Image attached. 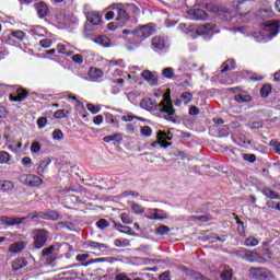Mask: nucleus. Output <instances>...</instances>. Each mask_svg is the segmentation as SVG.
<instances>
[{
	"label": "nucleus",
	"mask_w": 280,
	"mask_h": 280,
	"mask_svg": "<svg viewBox=\"0 0 280 280\" xmlns=\"http://www.w3.org/2000/svg\"><path fill=\"white\" fill-rule=\"evenodd\" d=\"M262 32L261 38H257V43H261V40H268V38H275L277 34H279V28H280V22L275 20V21H268L262 24Z\"/></svg>",
	"instance_id": "obj_1"
},
{
	"label": "nucleus",
	"mask_w": 280,
	"mask_h": 280,
	"mask_svg": "<svg viewBox=\"0 0 280 280\" xmlns=\"http://www.w3.org/2000/svg\"><path fill=\"white\" fill-rule=\"evenodd\" d=\"M160 113H164V119L167 121H176V110L174 109V104H172V98L165 96V98L159 104Z\"/></svg>",
	"instance_id": "obj_2"
},
{
	"label": "nucleus",
	"mask_w": 280,
	"mask_h": 280,
	"mask_svg": "<svg viewBox=\"0 0 280 280\" xmlns=\"http://www.w3.org/2000/svg\"><path fill=\"white\" fill-rule=\"evenodd\" d=\"M156 32V28H154V24L150 23V24H144V25H140L138 27H136L131 34H135L137 36V38H150V36H152V34H154Z\"/></svg>",
	"instance_id": "obj_3"
},
{
	"label": "nucleus",
	"mask_w": 280,
	"mask_h": 280,
	"mask_svg": "<svg viewBox=\"0 0 280 280\" xmlns=\"http://www.w3.org/2000/svg\"><path fill=\"white\" fill-rule=\"evenodd\" d=\"M109 10H114L116 12V21L120 24V27L126 25L130 19V15H128V12H126V7L121 3L110 5Z\"/></svg>",
	"instance_id": "obj_4"
},
{
	"label": "nucleus",
	"mask_w": 280,
	"mask_h": 280,
	"mask_svg": "<svg viewBox=\"0 0 280 280\" xmlns=\"http://www.w3.org/2000/svg\"><path fill=\"white\" fill-rule=\"evenodd\" d=\"M232 255H235L240 259H244L245 261L249 262L258 261L259 259V254L246 248H240L236 252H232Z\"/></svg>",
	"instance_id": "obj_5"
},
{
	"label": "nucleus",
	"mask_w": 280,
	"mask_h": 280,
	"mask_svg": "<svg viewBox=\"0 0 280 280\" xmlns=\"http://www.w3.org/2000/svg\"><path fill=\"white\" fill-rule=\"evenodd\" d=\"M48 235H49V232H47V230L45 229L34 230L33 238H34L35 248H38V249L43 248V246L47 244Z\"/></svg>",
	"instance_id": "obj_6"
},
{
	"label": "nucleus",
	"mask_w": 280,
	"mask_h": 280,
	"mask_svg": "<svg viewBox=\"0 0 280 280\" xmlns=\"http://www.w3.org/2000/svg\"><path fill=\"white\" fill-rule=\"evenodd\" d=\"M249 275L252 279L256 280H271L273 279L272 272L266 268H250Z\"/></svg>",
	"instance_id": "obj_7"
},
{
	"label": "nucleus",
	"mask_w": 280,
	"mask_h": 280,
	"mask_svg": "<svg viewBox=\"0 0 280 280\" xmlns=\"http://www.w3.org/2000/svg\"><path fill=\"white\" fill-rule=\"evenodd\" d=\"M19 180L23 185H27V187H40L43 185V179L34 174H23Z\"/></svg>",
	"instance_id": "obj_8"
},
{
	"label": "nucleus",
	"mask_w": 280,
	"mask_h": 280,
	"mask_svg": "<svg viewBox=\"0 0 280 280\" xmlns=\"http://www.w3.org/2000/svg\"><path fill=\"white\" fill-rule=\"evenodd\" d=\"M25 220H30V217H22V218L0 217V222L1 224H4V226H19V224H23Z\"/></svg>",
	"instance_id": "obj_9"
},
{
	"label": "nucleus",
	"mask_w": 280,
	"mask_h": 280,
	"mask_svg": "<svg viewBox=\"0 0 280 280\" xmlns=\"http://www.w3.org/2000/svg\"><path fill=\"white\" fill-rule=\"evenodd\" d=\"M85 245L88 246V248H92V250H94L96 255H104V253L108 250V245L104 243L88 241Z\"/></svg>",
	"instance_id": "obj_10"
},
{
	"label": "nucleus",
	"mask_w": 280,
	"mask_h": 280,
	"mask_svg": "<svg viewBox=\"0 0 280 280\" xmlns=\"http://www.w3.org/2000/svg\"><path fill=\"white\" fill-rule=\"evenodd\" d=\"M172 138L167 136V133L163 131L158 132V141L153 142L152 145L153 148H156V145H160L161 148H170L172 143L167 142L171 141Z\"/></svg>",
	"instance_id": "obj_11"
},
{
	"label": "nucleus",
	"mask_w": 280,
	"mask_h": 280,
	"mask_svg": "<svg viewBox=\"0 0 280 280\" xmlns=\"http://www.w3.org/2000/svg\"><path fill=\"white\" fill-rule=\"evenodd\" d=\"M151 47L154 51H163V49H167V43L161 36H155L152 38Z\"/></svg>",
	"instance_id": "obj_12"
},
{
	"label": "nucleus",
	"mask_w": 280,
	"mask_h": 280,
	"mask_svg": "<svg viewBox=\"0 0 280 280\" xmlns=\"http://www.w3.org/2000/svg\"><path fill=\"white\" fill-rule=\"evenodd\" d=\"M86 20L90 25H102V15L96 11H89L86 13Z\"/></svg>",
	"instance_id": "obj_13"
},
{
	"label": "nucleus",
	"mask_w": 280,
	"mask_h": 280,
	"mask_svg": "<svg viewBox=\"0 0 280 280\" xmlns=\"http://www.w3.org/2000/svg\"><path fill=\"white\" fill-rule=\"evenodd\" d=\"M188 15L192 21H205V19H207V12L202 9L190 10Z\"/></svg>",
	"instance_id": "obj_14"
},
{
	"label": "nucleus",
	"mask_w": 280,
	"mask_h": 280,
	"mask_svg": "<svg viewBox=\"0 0 280 280\" xmlns=\"http://www.w3.org/2000/svg\"><path fill=\"white\" fill-rule=\"evenodd\" d=\"M35 10L39 19H45V16L49 14V8L45 2H39L35 4Z\"/></svg>",
	"instance_id": "obj_15"
},
{
	"label": "nucleus",
	"mask_w": 280,
	"mask_h": 280,
	"mask_svg": "<svg viewBox=\"0 0 280 280\" xmlns=\"http://www.w3.org/2000/svg\"><path fill=\"white\" fill-rule=\"evenodd\" d=\"M15 95L10 94L9 96L10 102H24V100H27V91L25 90H21V89L16 90Z\"/></svg>",
	"instance_id": "obj_16"
},
{
	"label": "nucleus",
	"mask_w": 280,
	"mask_h": 280,
	"mask_svg": "<svg viewBox=\"0 0 280 280\" xmlns=\"http://www.w3.org/2000/svg\"><path fill=\"white\" fill-rule=\"evenodd\" d=\"M25 246H27V244L23 241L13 243L9 247V253H13V254L21 253V250H25Z\"/></svg>",
	"instance_id": "obj_17"
},
{
	"label": "nucleus",
	"mask_w": 280,
	"mask_h": 280,
	"mask_svg": "<svg viewBox=\"0 0 280 280\" xmlns=\"http://www.w3.org/2000/svg\"><path fill=\"white\" fill-rule=\"evenodd\" d=\"M51 165V159H46L40 162V164L37 167V174L43 178L45 176V172H47V168Z\"/></svg>",
	"instance_id": "obj_18"
},
{
	"label": "nucleus",
	"mask_w": 280,
	"mask_h": 280,
	"mask_svg": "<svg viewBox=\"0 0 280 280\" xmlns=\"http://www.w3.org/2000/svg\"><path fill=\"white\" fill-rule=\"evenodd\" d=\"M153 212L154 213H147L145 218H148V220H167V214H159L161 213V209L155 208Z\"/></svg>",
	"instance_id": "obj_19"
},
{
	"label": "nucleus",
	"mask_w": 280,
	"mask_h": 280,
	"mask_svg": "<svg viewBox=\"0 0 280 280\" xmlns=\"http://www.w3.org/2000/svg\"><path fill=\"white\" fill-rule=\"evenodd\" d=\"M142 78H143V80H147V82H148L149 84H153V85L159 84V79H156V77H155L154 74H152V73L150 72V70L143 71V72H142Z\"/></svg>",
	"instance_id": "obj_20"
},
{
	"label": "nucleus",
	"mask_w": 280,
	"mask_h": 280,
	"mask_svg": "<svg viewBox=\"0 0 280 280\" xmlns=\"http://www.w3.org/2000/svg\"><path fill=\"white\" fill-rule=\"evenodd\" d=\"M104 75V72L98 68H90L89 77L93 82L100 80Z\"/></svg>",
	"instance_id": "obj_21"
},
{
	"label": "nucleus",
	"mask_w": 280,
	"mask_h": 280,
	"mask_svg": "<svg viewBox=\"0 0 280 280\" xmlns=\"http://www.w3.org/2000/svg\"><path fill=\"white\" fill-rule=\"evenodd\" d=\"M54 20L57 21L60 25L67 21V13L65 10L57 9L54 14Z\"/></svg>",
	"instance_id": "obj_22"
},
{
	"label": "nucleus",
	"mask_w": 280,
	"mask_h": 280,
	"mask_svg": "<svg viewBox=\"0 0 280 280\" xmlns=\"http://www.w3.org/2000/svg\"><path fill=\"white\" fill-rule=\"evenodd\" d=\"M27 266V260L25 258H18L12 262L13 270H23Z\"/></svg>",
	"instance_id": "obj_23"
},
{
	"label": "nucleus",
	"mask_w": 280,
	"mask_h": 280,
	"mask_svg": "<svg viewBox=\"0 0 280 280\" xmlns=\"http://www.w3.org/2000/svg\"><path fill=\"white\" fill-rule=\"evenodd\" d=\"M211 30H213V24L206 23V24H202V25L198 26L196 28V32L199 35H203V34H209V32H211Z\"/></svg>",
	"instance_id": "obj_24"
},
{
	"label": "nucleus",
	"mask_w": 280,
	"mask_h": 280,
	"mask_svg": "<svg viewBox=\"0 0 280 280\" xmlns=\"http://www.w3.org/2000/svg\"><path fill=\"white\" fill-rule=\"evenodd\" d=\"M140 106L145 110H154V101L150 97H145L141 101Z\"/></svg>",
	"instance_id": "obj_25"
},
{
	"label": "nucleus",
	"mask_w": 280,
	"mask_h": 280,
	"mask_svg": "<svg viewBox=\"0 0 280 280\" xmlns=\"http://www.w3.org/2000/svg\"><path fill=\"white\" fill-rule=\"evenodd\" d=\"M103 141L105 143H110V141H116V143H121V141H124V137L121 136V133H115L112 136L104 137Z\"/></svg>",
	"instance_id": "obj_26"
},
{
	"label": "nucleus",
	"mask_w": 280,
	"mask_h": 280,
	"mask_svg": "<svg viewBox=\"0 0 280 280\" xmlns=\"http://www.w3.org/2000/svg\"><path fill=\"white\" fill-rule=\"evenodd\" d=\"M219 16L222 19V21H228L229 23L232 22L233 25H235V23L237 22L236 18L233 16V13H231L229 11H224V12L219 13Z\"/></svg>",
	"instance_id": "obj_27"
},
{
	"label": "nucleus",
	"mask_w": 280,
	"mask_h": 280,
	"mask_svg": "<svg viewBox=\"0 0 280 280\" xmlns=\"http://www.w3.org/2000/svg\"><path fill=\"white\" fill-rule=\"evenodd\" d=\"M58 218H60V214L54 210L43 212L42 215V220H58Z\"/></svg>",
	"instance_id": "obj_28"
},
{
	"label": "nucleus",
	"mask_w": 280,
	"mask_h": 280,
	"mask_svg": "<svg viewBox=\"0 0 280 280\" xmlns=\"http://www.w3.org/2000/svg\"><path fill=\"white\" fill-rule=\"evenodd\" d=\"M94 43L102 45V47H110V39L104 35L96 37Z\"/></svg>",
	"instance_id": "obj_29"
},
{
	"label": "nucleus",
	"mask_w": 280,
	"mask_h": 280,
	"mask_svg": "<svg viewBox=\"0 0 280 280\" xmlns=\"http://www.w3.org/2000/svg\"><path fill=\"white\" fill-rule=\"evenodd\" d=\"M14 189V182L1 180V191H12Z\"/></svg>",
	"instance_id": "obj_30"
},
{
	"label": "nucleus",
	"mask_w": 280,
	"mask_h": 280,
	"mask_svg": "<svg viewBox=\"0 0 280 280\" xmlns=\"http://www.w3.org/2000/svg\"><path fill=\"white\" fill-rule=\"evenodd\" d=\"M235 102H237L238 104H244L246 102H250L253 100V97H250V95H246V94H236L234 96Z\"/></svg>",
	"instance_id": "obj_31"
},
{
	"label": "nucleus",
	"mask_w": 280,
	"mask_h": 280,
	"mask_svg": "<svg viewBox=\"0 0 280 280\" xmlns=\"http://www.w3.org/2000/svg\"><path fill=\"white\" fill-rule=\"evenodd\" d=\"M56 250H58V248H56V246H54V245H50L49 247L44 248L42 250V256L49 257V255H56Z\"/></svg>",
	"instance_id": "obj_32"
},
{
	"label": "nucleus",
	"mask_w": 280,
	"mask_h": 280,
	"mask_svg": "<svg viewBox=\"0 0 280 280\" xmlns=\"http://www.w3.org/2000/svg\"><path fill=\"white\" fill-rule=\"evenodd\" d=\"M57 51H58V54H63V56H72L73 55V50H67V46H65V44H58Z\"/></svg>",
	"instance_id": "obj_33"
},
{
	"label": "nucleus",
	"mask_w": 280,
	"mask_h": 280,
	"mask_svg": "<svg viewBox=\"0 0 280 280\" xmlns=\"http://www.w3.org/2000/svg\"><path fill=\"white\" fill-rule=\"evenodd\" d=\"M114 226L117 229V231H129L126 232L127 235H135V231H132L130 226L122 225L121 223H114Z\"/></svg>",
	"instance_id": "obj_34"
},
{
	"label": "nucleus",
	"mask_w": 280,
	"mask_h": 280,
	"mask_svg": "<svg viewBox=\"0 0 280 280\" xmlns=\"http://www.w3.org/2000/svg\"><path fill=\"white\" fill-rule=\"evenodd\" d=\"M0 164L10 165V153L0 151Z\"/></svg>",
	"instance_id": "obj_35"
},
{
	"label": "nucleus",
	"mask_w": 280,
	"mask_h": 280,
	"mask_svg": "<svg viewBox=\"0 0 280 280\" xmlns=\"http://www.w3.org/2000/svg\"><path fill=\"white\" fill-rule=\"evenodd\" d=\"M262 194L264 196H266L267 198H270L271 200L279 198V195H277V192L270 188H265L262 190Z\"/></svg>",
	"instance_id": "obj_36"
},
{
	"label": "nucleus",
	"mask_w": 280,
	"mask_h": 280,
	"mask_svg": "<svg viewBox=\"0 0 280 280\" xmlns=\"http://www.w3.org/2000/svg\"><path fill=\"white\" fill-rule=\"evenodd\" d=\"M270 93H272V86H270V84L262 85V88L260 89L261 97H268Z\"/></svg>",
	"instance_id": "obj_37"
},
{
	"label": "nucleus",
	"mask_w": 280,
	"mask_h": 280,
	"mask_svg": "<svg viewBox=\"0 0 280 280\" xmlns=\"http://www.w3.org/2000/svg\"><path fill=\"white\" fill-rule=\"evenodd\" d=\"M131 210L136 215H139V213H145V209L141 207V205L135 202L131 203Z\"/></svg>",
	"instance_id": "obj_38"
},
{
	"label": "nucleus",
	"mask_w": 280,
	"mask_h": 280,
	"mask_svg": "<svg viewBox=\"0 0 280 280\" xmlns=\"http://www.w3.org/2000/svg\"><path fill=\"white\" fill-rule=\"evenodd\" d=\"M191 100H194V95L189 92H184L180 95V101L183 102V104H189V102H191Z\"/></svg>",
	"instance_id": "obj_39"
},
{
	"label": "nucleus",
	"mask_w": 280,
	"mask_h": 280,
	"mask_svg": "<svg viewBox=\"0 0 280 280\" xmlns=\"http://www.w3.org/2000/svg\"><path fill=\"white\" fill-rule=\"evenodd\" d=\"M171 229L167 225H160L156 228L155 233L158 235H167L170 233Z\"/></svg>",
	"instance_id": "obj_40"
},
{
	"label": "nucleus",
	"mask_w": 280,
	"mask_h": 280,
	"mask_svg": "<svg viewBox=\"0 0 280 280\" xmlns=\"http://www.w3.org/2000/svg\"><path fill=\"white\" fill-rule=\"evenodd\" d=\"M120 220L122 224H132V222L135 221V219H132V217H130V214L126 212L120 214Z\"/></svg>",
	"instance_id": "obj_41"
},
{
	"label": "nucleus",
	"mask_w": 280,
	"mask_h": 280,
	"mask_svg": "<svg viewBox=\"0 0 280 280\" xmlns=\"http://www.w3.org/2000/svg\"><path fill=\"white\" fill-rule=\"evenodd\" d=\"M163 78H167L168 80H172L174 78V70L172 68H164L162 70Z\"/></svg>",
	"instance_id": "obj_42"
},
{
	"label": "nucleus",
	"mask_w": 280,
	"mask_h": 280,
	"mask_svg": "<svg viewBox=\"0 0 280 280\" xmlns=\"http://www.w3.org/2000/svg\"><path fill=\"white\" fill-rule=\"evenodd\" d=\"M86 108H88V110H90V113H92V115H97V113H100V110H102V108H100L98 105H94L91 103H89L86 105Z\"/></svg>",
	"instance_id": "obj_43"
},
{
	"label": "nucleus",
	"mask_w": 280,
	"mask_h": 280,
	"mask_svg": "<svg viewBox=\"0 0 280 280\" xmlns=\"http://www.w3.org/2000/svg\"><path fill=\"white\" fill-rule=\"evenodd\" d=\"M221 279L222 280H231L233 279V271L231 269H225L221 272Z\"/></svg>",
	"instance_id": "obj_44"
},
{
	"label": "nucleus",
	"mask_w": 280,
	"mask_h": 280,
	"mask_svg": "<svg viewBox=\"0 0 280 280\" xmlns=\"http://www.w3.org/2000/svg\"><path fill=\"white\" fill-rule=\"evenodd\" d=\"M140 132L142 137H152V128L149 126L140 127Z\"/></svg>",
	"instance_id": "obj_45"
},
{
	"label": "nucleus",
	"mask_w": 280,
	"mask_h": 280,
	"mask_svg": "<svg viewBox=\"0 0 280 280\" xmlns=\"http://www.w3.org/2000/svg\"><path fill=\"white\" fill-rule=\"evenodd\" d=\"M63 137H65V133H62V130L60 129H56L52 132V139H55V141H62Z\"/></svg>",
	"instance_id": "obj_46"
},
{
	"label": "nucleus",
	"mask_w": 280,
	"mask_h": 280,
	"mask_svg": "<svg viewBox=\"0 0 280 280\" xmlns=\"http://www.w3.org/2000/svg\"><path fill=\"white\" fill-rule=\"evenodd\" d=\"M232 69H235V60L230 59L224 63V68L222 71H231Z\"/></svg>",
	"instance_id": "obj_47"
},
{
	"label": "nucleus",
	"mask_w": 280,
	"mask_h": 280,
	"mask_svg": "<svg viewBox=\"0 0 280 280\" xmlns=\"http://www.w3.org/2000/svg\"><path fill=\"white\" fill-rule=\"evenodd\" d=\"M96 226L98 229H108V226H110V223L106 219H101L96 222Z\"/></svg>",
	"instance_id": "obj_48"
},
{
	"label": "nucleus",
	"mask_w": 280,
	"mask_h": 280,
	"mask_svg": "<svg viewBox=\"0 0 280 280\" xmlns=\"http://www.w3.org/2000/svg\"><path fill=\"white\" fill-rule=\"evenodd\" d=\"M259 244V241L255 237H248L246 241H245V246H249V247H253V246H257Z\"/></svg>",
	"instance_id": "obj_49"
},
{
	"label": "nucleus",
	"mask_w": 280,
	"mask_h": 280,
	"mask_svg": "<svg viewBox=\"0 0 280 280\" xmlns=\"http://www.w3.org/2000/svg\"><path fill=\"white\" fill-rule=\"evenodd\" d=\"M11 36L18 38V40H23V38H25V33L23 31H13Z\"/></svg>",
	"instance_id": "obj_50"
},
{
	"label": "nucleus",
	"mask_w": 280,
	"mask_h": 280,
	"mask_svg": "<svg viewBox=\"0 0 280 280\" xmlns=\"http://www.w3.org/2000/svg\"><path fill=\"white\" fill-rule=\"evenodd\" d=\"M72 62H75L77 65H82V62H84V57H82V55L80 54L73 55Z\"/></svg>",
	"instance_id": "obj_51"
},
{
	"label": "nucleus",
	"mask_w": 280,
	"mask_h": 280,
	"mask_svg": "<svg viewBox=\"0 0 280 280\" xmlns=\"http://www.w3.org/2000/svg\"><path fill=\"white\" fill-rule=\"evenodd\" d=\"M31 152L33 154H37V152H40V142H33L31 145Z\"/></svg>",
	"instance_id": "obj_52"
},
{
	"label": "nucleus",
	"mask_w": 280,
	"mask_h": 280,
	"mask_svg": "<svg viewBox=\"0 0 280 280\" xmlns=\"http://www.w3.org/2000/svg\"><path fill=\"white\" fill-rule=\"evenodd\" d=\"M244 161H248V163H255L257 161V156L255 154H243Z\"/></svg>",
	"instance_id": "obj_53"
},
{
	"label": "nucleus",
	"mask_w": 280,
	"mask_h": 280,
	"mask_svg": "<svg viewBox=\"0 0 280 280\" xmlns=\"http://www.w3.org/2000/svg\"><path fill=\"white\" fill-rule=\"evenodd\" d=\"M40 47H44V49H49L51 47V39H42L39 40Z\"/></svg>",
	"instance_id": "obj_54"
},
{
	"label": "nucleus",
	"mask_w": 280,
	"mask_h": 280,
	"mask_svg": "<svg viewBox=\"0 0 280 280\" xmlns=\"http://www.w3.org/2000/svg\"><path fill=\"white\" fill-rule=\"evenodd\" d=\"M22 165H23L24 167H32V158H30V156H24V158L22 159Z\"/></svg>",
	"instance_id": "obj_55"
},
{
	"label": "nucleus",
	"mask_w": 280,
	"mask_h": 280,
	"mask_svg": "<svg viewBox=\"0 0 280 280\" xmlns=\"http://www.w3.org/2000/svg\"><path fill=\"white\" fill-rule=\"evenodd\" d=\"M37 126L40 129L45 128V126H47V118L46 117L38 118L37 119Z\"/></svg>",
	"instance_id": "obj_56"
},
{
	"label": "nucleus",
	"mask_w": 280,
	"mask_h": 280,
	"mask_svg": "<svg viewBox=\"0 0 280 280\" xmlns=\"http://www.w3.org/2000/svg\"><path fill=\"white\" fill-rule=\"evenodd\" d=\"M54 117L56 119H62V117H67V114H65V109H58L55 112Z\"/></svg>",
	"instance_id": "obj_57"
},
{
	"label": "nucleus",
	"mask_w": 280,
	"mask_h": 280,
	"mask_svg": "<svg viewBox=\"0 0 280 280\" xmlns=\"http://www.w3.org/2000/svg\"><path fill=\"white\" fill-rule=\"evenodd\" d=\"M121 25L119 22H110L107 24V30H110V32H114V30H117Z\"/></svg>",
	"instance_id": "obj_58"
},
{
	"label": "nucleus",
	"mask_w": 280,
	"mask_h": 280,
	"mask_svg": "<svg viewBox=\"0 0 280 280\" xmlns=\"http://www.w3.org/2000/svg\"><path fill=\"white\" fill-rule=\"evenodd\" d=\"M90 255L89 254H78L75 256L77 261H86L89 259Z\"/></svg>",
	"instance_id": "obj_59"
},
{
	"label": "nucleus",
	"mask_w": 280,
	"mask_h": 280,
	"mask_svg": "<svg viewBox=\"0 0 280 280\" xmlns=\"http://www.w3.org/2000/svg\"><path fill=\"white\" fill-rule=\"evenodd\" d=\"M115 14H117V12H115V10L107 11L105 14L106 21H113V19H115Z\"/></svg>",
	"instance_id": "obj_60"
},
{
	"label": "nucleus",
	"mask_w": 280,
	"mask_h": 280,
	"mask_svg": "<svg viewBox=\"0 0 280 280\" xmlns=\"http://www.w3.org/2000/svg\"><path fill=\"white\" fill-rule=\"evenodd\" d=\"M26 218H32V220H43V212H35L34 214H28Z\"/></svg>",
	"instance_id": "obj_61"
},
{
	"label": "nucleus",
	"mask_w": 280,
	"mask_h": 280,
	"mask_svg": "<svg viewBox=\"0 0 280 280\" xmlns=\"http://www.w3.org/2000/svg\"><path fill=\"white\" fill-rule=\"evenodd\" d=\"M103 121H104V116H102V115H97V116H95L94 119H93V122H94L96 126H100L101 124H103Z\"/></svg>",
	"instance_id": "obj_62"
},
{
	"label": "nucleus",
	"mask_w": 280,
	"mask_h": 280,
	"mask_svg": "<svg viewBox=\"0 0 280 280\" xmlns=\"http://www.w3.org/2000/svg\"><path fill=\"white\" fill-rule=\"evenodd\" d=\"M270 145L273 147V151L276 152V154L280 155V142H271Z\"/></svg>",
	"instance_id": "obj_63"
},
{
	"label": "nucleus",
	"mask_w": 280,
	"mask_h": 280,
	"mask_svg": "<svg viewBox=\"0 0 280 280\" xmlns=\"http://www.w3.org/2000/svg\"><path fill=\"white\" fill-rule=\"evenodd\" d=\"M160 280H171L170 272H164L160 276Z\"/></svg>",
	"instance_id": "obj_64"
}]
</instances>
